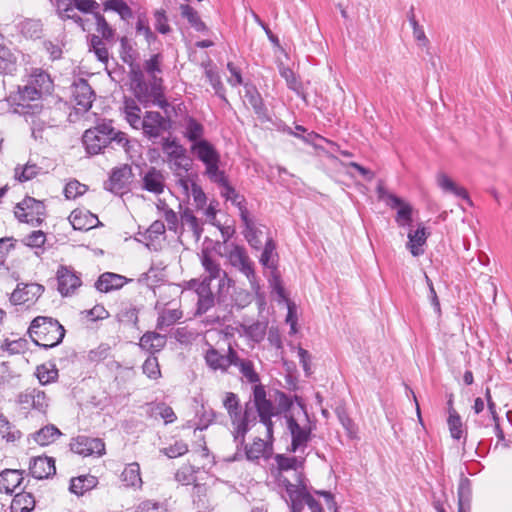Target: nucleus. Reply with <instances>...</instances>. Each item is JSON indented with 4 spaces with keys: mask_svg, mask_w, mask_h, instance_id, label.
Instances as JSON below:
<instances>
[{
    "mask_svg": "<svg viewBox=\"0 0 512 512\" xmlns=\"http://www.w3.org/2000/svg\"><path fill=\"white\" fill-rule=\"evenodd\" d=\"M180 229L177 233L181 238L188 233L195 242H198L203 234V222L196 217L193 210L189 207L182 208L180 205Z\"/></svg>",
    "mask_w": 512,
    "mask_h": 512,
    "instance_id": "2eb2a0df",
    "label": "nucleus"
},
{
    "mask_svg": "<svg viewBox=\"0 0 512 512\" xmlns=\"http://www.w3.org/2000/svg\"><path fill=\"white\" fill-rule=\"evenodd\" d=\"M143 373L150 379H158L161 376L158 359L156 357H148L143 366Z\"/></svg>",
    "mask_w": 512,
    "mask_h": 512,
    "instance_id": "338daca9",
    "label": "nucleus"
},
{
    "mask_svg": "<svg viewBox=\"0 0 512 512\" xmlns=\"http://www.w3.org/2000/svg\"><path fill=\"white\" fill-rule=\"evenodd\" d=\"M19 30L26 38H39L42 33V24L39 20L25 19L20 22Z\"/></svg>",
    "mask_w": 512,
    "mask_h": 512,
    "instance_id": "5fc2aeb1",
    "label": "nucleus"
},
{
    "mask_svg": "<svg viewBox=\"0 0 512 512\" xmlns=\"http://www.w3.org/2000/svg\"><path fill=\"white\" fill-rule=\"evenodd\" d=\"M182 17L186 18L190 25L197 31H204L206 26L200 19L198 12L190 5L183 4L180 6Z\"/></svg>",
    "mask_w": 512,
    "mask_h": 512,
    "instance_id": "4d7b16f0",
    "label": "nucleus"
},
{
    "mask_svg": "<svg viewBox=\"0 0 512 512\" xmlns=\"http://www.w3.org/2000/svg\"><path fill=\"white\" fill-rule=\"evenodd\" d=\"M287 429L291 435L292 452H304L312 435V425L308 413L302 404L291 406L285 414Z\"/></svg>",
    "mask_w": 512,
    "mask_h": 512,
    "instance_id": "20e7f679",
    "label": "nucleus"
},
{
    "mask_svg": "<svg viewBox=\"0 0 512 512\" xmlns=\"http://www.w3.org/2000/svg\"><path fill=\"white\" fill-rule=\"evenodd\" d=\"M76 6L74 7L71 3L57 0V14L62 20H73L78 26L85 31L84 20L76 13Z\"/></svg>",
    "mask_w": 512,
    "mask_h": 512,
    "instance_id": "37998d69",
    "label": "nucleus"
},
{
    "mask_svg": "<svg viewBox=\"0 0 512 512\" xmlns=\"http://www.w3.org/2000/svg\"><path fill=\"white\" fill-rule=\"evenodd\" d=\"M61 435L60 430L54 425H47L37 431L33 438L36 443L46 446L53 443Z\"/></svg>",
    "mask_w": 512,
    "mask_h": 512,
    "instance_id": "49530a36",
    "label": "nucleus"
},
{
    "mask_svg": "<svg viewBox=\"0 0 512 512\" xmlns=\"http://www.w3.org/2000/svg\"><path fill=\"white\" fill-rule=\"evenodd\" d=\"M143 188L155 194L162 193L164 190V176L162 172L151 168L143 177Z\"/></svg>",
    "mask_w": 512,
    "mask_h": 512,
    "instance_id": "473e14b6",
    "label": "nucleus"
},
{
    "mask_svg": "<svg viewBox=\"0 0 512 512\" xmlns=\"http://www.w3.org/2000/svg\"><path fill=\"white\" fill-rule=\"evenodd\" d=\"M160 451H161V453H163L164 455H166L169 458H176V457H180L188 452V445L184 441L178 440V441H175L174 444H172L168 447H165V448L161 449Z\"/></svg>",
    "mask_w": 512,
    "mask_h": 512,
    "instance_id": "69168bd1",
    "label": "nucleus"
},
{
    "mask_svg": "<svg viewBox=\"0 0 512 512\" xmlns=\"http://www.w3.org/2000/svg\"><path fill=\"white\" fill-rule=\"evenodd\" d=\"M98 483V480L95 476L92 475H82L76 478H72L70 482L69 490L80 496L86 493L87 491L93 489Z\"/></svg>",
    "mask_w": 512,
    "mask_h": 512,
    "instance_id": "e433bc0d",
    "label": "nucleus"
},
{
    "mask_svg": "<svg viewBox=\"0 0 512 512\" xmlns=\"http://www.w3.org/2000/svg\"><path fill=\"white\" fill-rule=\"evenodd\" d=\"M26 83L36 86L37 91L42 92L44 95L50 94L53 90V81L50 75L40 68L32 70Z\"/></svg>",
    "mask_w": 512,
    "mask_h": 512,
    "instance_id": "cd10ccee",
    "label": "nucleus"
},
{
    "mask_svg": "<svg viewBox=\"0 0 512 512\" xmlns=\"http://www.w3.org/2000/svg\"><path fill=\"white\" fill-rule=\"evenodd\" d=\"M221 196L224 197L227 201H230L233 205H235L239 209L240 218H242V212H248L246 208L245 199L242 195H240L234 187L229 184L227 181L221 187Z\"/></svg>",
    "mask_w": 512,
    "mask_h": 512,
    "instance_id": "a19ab883",
    "label": "nucleus"
},
{
    "mask_svg": "<svg viewBox=\"0 0 512 512\" xmlns=\"http://www.w3.org/2000/svg\"><path fill=\"white\" fill-rule=\"evenodd\" d=\"M280 483L285 487L288 496V505L291 512H302L305 501L301 490V475L298 474L297 483H292L287 478L281 476Z\"/></svg>",
    "mask_w": 512,
    "mask_h": 512,
    "instance_id": "412c9836",
    "label": "nucleus"
},
{
    "mask_svg": "<svg viewBox=\"0 0 512 512\" xmlns=\"http://www.w3.org/2000/svg\"><path fill=\"white\" fill-rule=\"evenodd\" d=\"M44 292V287L38 283L19 284L12 292L10 300L14 305L33 303Z\"/></svg>",
    "mask_w": 512,
    "mask_h": 512,
    "instance_id": "f3484780",
    "label": "nucleus"
},
{
    "mask_svg": "<svg viewBox=\"0 0 512 512\" xmlns=\"http://www.w3.org/2000/svg\"><path fill=\"white\" fill-rule=\"evenodd\" d=\"M58 291L64 296H71L82 285L80 274L72 267L61 265L57 273Z\"/></svg>",
    "mask_w": 512,
    "mask_h": 512,
    "instance_id": "4468645a",
    "label": "nucleus"
},
{
    "mask_svg": "<svg viewBox=\"0 0 512 512\" xmlns=\"http://www.w3.org/2000/svg\"><path fill=\"white\" fill-rule=\"evenodd\" d=\"M449 417L447 419L448 428L453 439H461L465 435L461 417L454 408L448 409Z\"/></svg>",
    "mask_w": 512,
    "mask_h": 512,
    "instance_id": "864d4df0",
    "label": "nucleus"
},
{
    "mask_svg": "<svg viewBox=\"0 0 512 512\" xmlns=\"http://www.w3.org/2000/svg\"><path fill=\"white\" fill-rule=\"evenodd\" d=\"M18 403L24 408L31 407L41 413H45L49 406V400L45 392L36 388L26 389L20 393Z\"/></svg>",
    "mask_w": 512,
    "mask_h": 512,
    "instance_id": "aec40b11",
    "label": "nucleus"
},
{
    "mask_svg": "<svg viewBox=\"0 0 512 512\" xmlns=\"http://www.w3.org/2000/svg\"><path fill=\"white\" fill-rule=\"evenodd\" d=\"M104 10H113L119 14L123 20H128L133 13L131 8L122 0H108L104 4Z\"/></svg>",
    "mask_w": 512,
    "mask_h": 512,
    "instance_id": "680f3d73",
    "label": "nucleus"
},
{
    "mask_svg": "<svg viewBox=\"0 0 512 512\" xmlns=\"http://www.w3.org/2000/svg\"><path fill=\"white\" fill-rule=\"evenodd\" d=\"M17 67V59L11 50L0 44V73L13 74Z\"/></svg>",
    "mask_w": 512,
    "mask_h": 512,
    "instance_id": "c03bdc74",
    "label": "nucleus"
},
{
    "mask_svg": "<svg viewBox=\"0 0 512 512\" xmlns=\"http://www.w3.org/2000/svg\"><path fill=\"white\" fill-rule=\"evenodd\" d=\"M458 504H466L467 510L471 508L472 485L468 478L462 477L458 485Z\"/></svg>",
    "mask_w": 512,
    "mask_h": 512,
    "instance_id": "bf43d9fd",
    "label": "nucleus"
},
{
    "mask_svg": "<svg viewBox=\"0 0 512 512\" xmlns=\"http://www.w3.org/2000/svg\"><path fill=\"white\" fill-rule=\"evenodd\" d=\"M166 344L165 336L156 332H147L141 338L139 346L151 353L160 351Z\"/></svg>",
    "mask_w": 512,
    "mask_h": 512,
    "instance_id": "c9c22d12",
    "label": "nucleus"
},
{
    "mask_svg": "<svg viewBox=\"0 0 512 512\" xmlns=\"http://www.w3.org/2000/svg\"><path fill=\"white\" fill-rule=\"evenodd\" d=\"M233 427L232 436L236 447L243 446L248 431L259 421L267 428V436L272 438L274 422L272 418L277 414L273 402L267 398V392L263 385L253 386L251 400L245 403L241 410L240 400L237 394L225 392L222 398Z\"/></svg>",
    "mask_w": 512,
    "mask_h": 512,
    "instance_id": "f257e3e1",
    "label": "nucleus"
},
{
    "mask_svg": "<svg viewBox=\"0 0 512 512\" xmlns=\"http://www.w3.org/2000/svg\"><path fill=\"white\" fill-rule=\"evenodd\" d=\"M132 171L128 165L115 168L106 184V189L114 194H123L131 182Z\"/></svg>",
    "mask_w": 512,
    "mask_h": 512,
    "instance_id": "4be33fe9",
    "label": "nucleus"
},
{
    "mask_svg": "<svg viewBox=\"0 0 512 512\" xmlns=\"http://www.w3.org/2000/svg\"><path fill=\"white\" fill-rule=\"evenodd\" d=\"M140 128L149 139H157L168 129V120L159 112L147 111L140 120Z\"/></svg>",
    "mask_w": 512,
    "mask_h": 512,
    "instance_id": "dca6fc26",
    "label": "nucleus"
},
{
    "mask_svg": "<svg viewBox=\"0 0 512 512\" xmlns=\"http://www.w3.org/2000/svg\"><path fill=\"white\" fill-rule=\"evenodd\" d=\"M236 350L229 345L226 355H222L214 347L210 346L204 354L205 363L213 371H221L226 373L230 366H232L231 355L235 354Z\"/></svg>",
    "mask_w": 512,
    "mask_h": 512,
    "instance_id": "a211bd4d",
    "label": "nucleus"
},
{
    "mask_svg": "<svg viewBox=\"0 0 512 512\" xmlns=\"http://www.w3.org/2000/svg\"><path fill=\"white\" fill-rule=\"evenodd\" d=\"M123 111L128 123L135 129H140L141 109L133 99L124 101Z\"/></svg>",
    "mask_w": 512,
    "mask_h": 512,
    "instance_id": "09e8293b",
    "label": "nucleus"
},
{
    "mask_svg": "<svg viewBox=\"0 0 512 512\" xmlns=\"http://www.w3.org/2000/svg\"><path fill=\"white\" fill-rule=\"evenodd\" d=\"M162 149L167 157V164L177 180L190 176L188 172L192 168V159L187 155L186 149L181 144L176 140L165 139L162 143Z\"/></svg>",
    "mask_w": 512,
    "mask_h": 512,
    "instance_id": "6e6552de",
    "label": "nucleus"
},
{
    "mask_svg": "<svg viewBox=\"0 0 512 512\" xmlns=\"http://www.w3.org/2000/svg\"><path fill=\"white\" fill-rule=\"evenodd\" d=\"M121 480L126 486L140 487L142 479L140 476L139 464L136 462L128 464L121 474Z\"/></svg>",
    "mask_w": 512,
    "mask_h": 512,
    "instance_id": "a18cd8bd",
    "label": "nucleus"
},
{
    "mask_svg": "<svg viewBox=\"0 0 512 512\" xmlns=\"http://www.w3.org/2000/svg\"><path fill=\"white\" fill-rule=\"evenodd\" d=\"M128 281L126 277L120 274L105 272L95 282V288L102 293H108L121 289Z\"/></svg>",
    "mask_w": 512,
    "mask_h": 512,
    "instance_id": "a878e982",
    "label": "nucleus"
},
{
    "mask_svg": "<svg viewBox=\"0 0 512 512\" xmlns=\"http://www.w3.org/2000/svg\"><path fill=\"white\" fill-rule=\"evenodd\" d=\"M220 161H214L210 164H206L204 175L214 184L221 187L223 184H225L228 181V177L224 170H221L219 165Z\"/></svg>",
    "mask_w": 512,
    "mask_h": 512,
    "instance_id": "de8ad7c7",
    "label": "nucleus"
},
{
    "mask_svg": "<svg viewBox=\"0 0 512 512\" xmlns=\"http://www.w3.org/2000/svg\"><path fill=\"white\" fill-rule=\"evenodd\" d=\"M35 507V499L31 493L22 492L14 496L10 511L11 512H31Z\"/></svg>",
    "mask_w": 512,
    "mask_h": 512,
    "instance_id": "ea45409f",
    "label": "nucleus"
},
{
    "mask_svg": "<svg viewBox=\"0 0 512 512\" xmlns=\"http://www.w3.org/2000/svg\"><path fill=\"white\" fill-rule=\"evenodd\" d=\"M143 70L147 73L151 81L159 80L160 89H163V80L159 76L162 73V56L160 54H154L147 59L143 64Z\"/></svg>",
    "mask_w": 512,
    "mask_h": 512,
    "instance_id": "79ce46f5",
    "label": "nucleus"
},
{
    "mask_svg": "<svg viewBox=\"0 0 512 512\" xmlns=\"http://www.w3.org/2000/svg\"><path fill=\"white\" fill-rule=\"evenodd\" d=\"M29 470L36 479L48 478L56 472L55 461L46 456L34 457L30 460Z\"/></svg>",
    "mask_w": 512,
    "mask_h": 512,
    "instance_id": "b1692460",
    "label": "nucleus"
},
{
    "mask_svg": "<svg viewBox=\"0 0 512 512\" xmlns=\"http://www.w3.org/2000/svg\"><path fill=\"white\" fill-rule=\"evenodd\" d=\"M244 224V237L249 243V245L254 249H259L262 245V242L259 238L262 231L256 226L254 221L249 217V212H242L241 218Z\"/></svg>",
    "mask_w": 512,
    "mask_h": 512,
    "instance_id": "c756f323",
    "label": "nucleus"
},
{
    "mask_svg": "<svg viewBox=\"0 0 512 512\" xmlns=\"http://www.w3.org/2000/svg\"><path fill=\"white\" fill-rule=\"evenodd\" d=\"M43 93L36 86L25 84L19 86L15 93L10 94L7 101L15 106V112L22 115H37L43 109Z\"/></svg>",
    "mask_w": 512,
    "mask_h": 512,
    "instance_id": "0eeeda50",
    "label": "nucleus"
},
{
    "mask_svg": "<svg viewBox=\"0 0 512 512\" xmlns=\"http://www.w3.org/2000/svg\"><path fill=\"white\" fill-rule=\"evenodd\" d=\"M377 194L378 198L385 201L388 206L393 209H398L395 221L400 227L411 225L413 208L409 203L405 202L395 194L388 192L383 185H378Z\"/></svg>",
    "mask_w": 512,
    "mask_h": 512,
    "instance_id": "9b49d317",
    "label": "nucleus"
},
{
    "mask_svg": "<svg viewBox=\"0 0 512 512\" xmlns=\"http://www.w3.org/2000/svg\"><path fill=\"white\" fill-rule=\"evenodd\" d=\"M28 333L36 345L47 349L61 343L65 330L57 320L38 316L31 322Z\"/></svg>",
    "mask_w": 512,
    "mask_h": 512,
    "instance_id": "39448f33",
    "label": "nucleus"
},
{
    "mask_svg": "<svg viewBox=\"0 0 512 512\" xmlns=\"http://www.w3.org/2000/svg\"><path fill=\"white\" fill-rule=\"evenodd\" d=\"M225 257L228 263L246 277L250 288L258 296L261 291L259 278L255 271V263L243 246L231 244L226 247Z\"/></svg>",
    "mask_w": 512,
    "mask_h": 512,
    "instance_id": "423d86ee",
    "label": "nucleus"
},
{
    "mask_svg": "<svg viewBox=\"0 0 512 512\" xmlns=\"http://www.w3.org/2000/svg\"><path fill=\"white\" fill-rule=\"evenodd\" d=\"M72 95L76 105L79 106V109L87 111L91 108L94 99V92L86 80L79 79L74 83Z\"/></svg>",
    "mask_w": 512,
    "mask_h": 512,
    "instance_id": "5701e85b",
    "label": "nucleus"
},
{
    "mask_svg": "<svg viewBox=\"0 0 512 512\" xmlns=\"http://www.w3.org/2000/svg\"><path fill=\"white\" fill-rule=\"evenodd\" d=\"M39 170L40 168L37 165L27 163L23 167L18 166L15 168V178L20 182H26L36 177Z\"/></svg>",
    "mask_w": 512,
    "mask_h": 512,
    "instance_id": "e2e57ef3",
    "label": "nucleus"
},
{
    "mask_svg": "<svg viewBox=\"0 0 512 512\" xmlns=\"http://www.w3.org/2000/svg\"><path fill=\"white\" fill-rule=\"evenodd\" d=\"M94 18L96 20L97 32L104 40L112 41L115 36V30L109 25L105 17L100 13L95 12Z\"/></svg>",
    "mask_w": 512,
    "mask_h": 512,
    "instance_id": "052dcab7",
    "label": "nucleus"
},
{
    "mask_svg": "<svg viewBox=\"0 0 512 512\" xmlns=\"http://www.w3.org/2000/svg\"><path fill=\"white\" fill-rule=\"evenodd\" d=\"M183 316L180 309H164L158 316L156 328L163 330L165 327L174 325Z\"/></svg>",
    "mask_w": 512,
    "mask_h": 512,
    "instance_id": "3c124183",
    "label": "nucleus"
},
{
    "mask_svg": "<svg viewBox=\"0 0 512 512\" xmlns=\"http://www.w3.org/2000/svg\"><path fill=\"white\" fill-rule=\"evenodd\" d=\"M87 190V186L77 180L69 181L64 188V195L67 199H75L83 195Z\"/></svg>",
    "mask_w": 512,
    "mask_h": 512,
    "instance_id": "0e129e2a",
    "label": "nucleus"
},
{
    "mask_svg": "<svg viewBox=\"0 0 512 512\" xmlns=\"http://www.w3.org/2000/svg\"><path fill=\"white\" fill-rule=\"evenodd\" d=\"M231 358L232 366L238 368L243 381H246L247 383L250 384H254V386L261 385L260 376L256 372L254 363L251 360L241 358L237 352L235 354H232Z\"/></svg>",
    "mask_w": 512,
    "mask_h": 512,
    "instance_id": "393cba45",
    "label": "nucleus"
},
{
    "mask_svg": "<svg viewBox=\"0 0 512 512\" xmlns=\"http://www.w3.org/2000/svg\"><path fill=\"white\" fill-rule=\"evenodd\" d=\"M301 490H302L303 499L305 501V504L309 507L311 512H324L321 504L316 499H314V497L311 495L302 476H301Z\"/></svg>",
    "mask_w": 512,
    "mask_h": 512,
    "instance_id": "774afa93",
    "label": "nucleus"
},
{
    "mask_svg": "<svg viewBox=\"0 0 512 512\" xmlns=\"http://www.w3.org/2000/svg\"><path fill=\"white\" fill-rule=\"evenodd\" d=\"M120 57L129 66H132L136 61L137 52L134 48V43L127 37L120 39Z\"/></svg>",
    "mask_w": 512,
    "mask_h": 512,
    "instance_id": "6e6d98bb",
    "label": "nucleus"
},
{
    "mask_svg": "<svg viewBox=\"0 0 512 512\" xmlns=\"http://www.w3.org/2000/svg\"><path fill=\"white\" fill-rule=\"evenodd\" d=\"M177 185L181 188L184 195L192 197L194 205L197 210L205 208L207 203V196L202 187L198 185L190 176L179 178L176 180Z\"/></svg>",
    "mask_w": 512,
    "mask_h": 512,
    "instance_id": "6ab92c4d",
    "label": "nucleus"
},
{
    "mask_svg": "<svg viewBox=\"0 0 512 512\" xmlns=\"http://www.w3.org/2000/svg\"><path fill=\"white\" fill-rule=\"evenodd\" d=\"M72 452L81 456H97L105 454V443L100 438H92L85 435H79L70 442Z\"/></svg>",
    "mask_w": 512,
    "mask_h": 512,
    "instance_id": "ddd939ff",
    "label": "nucleus"
},
{
    "mask_svg": "<svg viewBox=\"0 0 512 512\" xmlns=\"http://www.w3.org/2000/svg\"><path fill=\"white\" fill-rule=\"evenodd\" d=\"M267 323L256 321L250 325L244 326L245 335L254 342H260L266 335Z\"/></svg>",
    "mask_w": 512,
    "mask_h": 512,
    "instance_id": "13d9d810",
    "label": "nucleus"
},
{
    "mask_svg": "<svg viewBox=\"0 0 512 512\" xmlns=\"http://www.w3.org/2000/svg\"><path fill=\"white\" fill-rule=\"evenodd\" d=\"M200 262L204 274L200 279H192L188 282L189 288L193 289L198 297L196 315L205 314L215 306V294H223L229 287L234 286V279L222 269L221 264L209 249L201 251Z\"/></svg>",
    "mask_w": 512,
    "mask_h": 512,
    "instance_id": "f03ea898",
    "label": "nucleus"
},
{
    "mask_svg": "<svg viewBox=\"0 0 512 512\" xmlns=\"http://www.w3.org/2000/svg\"><path fill=\"white\" fill-rule=\"evenodd\" d=\"M438 186L442 191L451 193L459 198L465 199L470 202L468 193L465 188L458 186L448 175L439 173L436 177Z\"/></svg>",
    "mask_w": 512,
    "mask_h": 512,
    "instance_id": "72a5a7b5",
    "label": "nucleus"
},
{
    "mask_svg": "<svg viewBox=\"0 0 512 512\" xmlns=\"http://www.w3.org/2000/svg\"><path fill=\"white\" fill-rule=\"evenodd\" d=\"M427 240V232L424 226H419L415 231L408 233L407 248L411 254L418 257L424 253L423 245Z\"/></svg>",
    "mask_w": 512,
    "mask_h": 512,
    "instance_id": "2f4dec72",
    "label": "nucleus"
},
{
    "mask_svg": "<svg viewBox=\"0 0 512 512\" xmlns=\"http://www.w3.org/2000/svg\"><path fill=\"white\" fill-rule=\"evenodd\" d=\"M14 214L21 222L39 226L45 215V205L32 197H26L16 205Z\"/></svg>",
    "mask_w": 512,
    "mask_h": 512,
    "instance_id": "9d476101",
    "label": "nucleus"
},
{
    "mask_svg": "<svg viewBox=\"0 0 512 512\" xmlns=\"http://www.w3.org/2000/svg\"><path fill=\"white\" fill-rule=\"evenodd\" d=\"M275 243L272 239H268L265 243L264 250L260 256V263L268 269H271V278L269 282L271 286L275 289V280H278V277L275 275Z\"/></svg>",
    "mask_w": 512,
    "mask_h": 512,
    "instance_id": "7c9ffc66",
    "label": "nucleus"
},
{
    "mask_svg": "<svg viewBox=\"0 0 512 512\" xmlns=\"http://www.w3.org/2000/svg\"><path fill=\"white\" fill-rule=\"evenodd\" d=\"M275 460H276L279 470H281V471L294 470L295 483H297L298 474H300L304 478L302 472L299 471V469L303 467L304 458L295 457V456H285L282 454H278V455H276Z\"/></svg>",
    "mask_w": 512,
    "mask_h": 512,
    "instance_id": "f704fd0d",
    "label": "nucleus"
},
{
    "mask_svg": "<svg viewBox=\"0 0 512 512\" xmlns=\"http://www.w3.org/2000/svg\"><path fill=\"white\" fill-rule=\"evenodd\" d=\"M254 296L263 299L261 292L257 296L252 289L249 291L238 287L234 281V286L229 287L223 294H215V304L217 303L219 306L229 310L233 308L244 309L252 303Z\"/></svg>",
    "mask_w": 512,
    "mask_h": 512,
    "instance_id": "1a4fd4ad",
    "label": "nucleus"
},
{
    "mask_svg": "<svg viewBox=\"0 0 512 512\" xmlns=\"http://www.w3.org/2000/svg\"><path fill=\"white\" fill-rule=\"evenodd\" d=\"M111 132L112 126L110 123H102L86 130L83 135V144L86 151L91 155L100 153L109 144V133Z\"/></svg>",
    "mask_w": 512,
    "mask_h": 512,
    "instance_id": "f8f14e48",
    "label": "nucleus"
},
{
    "mask_svg": "<svg viewBox=\"0 0 512 512\" xmlns=\"http://www.w3.org/2000/svg\"><path fill=\"white\" fill-rule=\"evenodd\" d=\"M190 150L204 165L220 161L219 152L207 140H200L198 143L192 144Z\"/></svg>",
    "mask_w": 512,
    "mask_h": 512,
    "instance_id": "bb28decb",
    "label": "nucleus"
},
{
    "mask_svg": "<svg viewBox=\"0 0 512 512\" xmlns=\"http://www.w3.org/2000/svg\"><path fill=\"white\" fill-rule=\"evenodd\" d=\"M21 436L22 433L3 414H0V438L6 442H15Z\"/></svg>",
    "mask_w": 512,
    "mask_h": 512,
    "instance_id": "8fccbe9b",
    "label": "nucleus"
},
{
    "mask_svg": "<svg viewBox=\"0 0 512 512\" xmlns=\"http://www.w3.org/2000/svg\"><path fill=\"white\" fill-rule=\"evenodd\" d=\"M184 137L188 139L192 144L198 143L203 139L204 127L193 117H187L184 120Z\"/></svg>",
    "mask_w": 512,
    "mask_h": 512,
    "instance_id": "58836bf2",
    "label": "nucleus"
},
{
    "mask_svg": "<svg viewBox=\"0 0 512 512\" xmlns=\"http://www.w3.org/2000/svg\"><path fill=\"white\" fill-rule=\"evenodd\" d=\"M36 376L42 385H47L57 380L58 369L54 364L45 363L36 368Z\"/></svg>",
    "mask_w": 512,
    "mask_h": 512,
    "instance_id": "603ef678",
    "label": "nucleus"
},
{
    "mask_svg": "<svg viewBox=\"0 0 512 512\" xmlns=\"http://www.w3.org/2000/svg\"><path fill=\"white\" fill-rule=\"evenodd\" d=\"M130 85L134 96L137 100L148 107L156 105L161 109H166L169 106L164 97L163 89H160V81L154 80L149 82L145 81L144 72L138 65L132 64L130 66Z\"/></svg>",
    "mask_w": 512,
    "mask_h": 512,
    "instance_id": "7ed1b4c3",
    "label": "nucleus"
},
{
    "mask_svg": "<svg viewBox=\"0 0 512 512\" xmlns=\"http://www.w3.org/2000/svg\"><path fill=\"white\" fill-rule=\"evenodd\" d=\"M23 481L20 470L6 469L0 473V492L11 494Z\"/></svg>",
    "mask_w": 512,
    "mask_h": 512,
    "instance_id": "c85d7f7f",
    "label": "nucleus"
},
{
    "mask_svg": "<svg viewBox=\"0 0 512 512\" xmlns=\"http://www.w3.org/2000/svg\"><path fill=\"white\" fill-rule=\"evenodd\" d=\"M265 429L267 430L266 427ZM265 437L266 439L255 438L252 444L245 447L246 456L249 460H257L264 456L273 441V437L269 438L267 434Z\"/></svg>",
    "mask_w": 512,
    "mask_h": 512,
    "instance_id": "4c0bfd02",
    "label": "nucleus"
}]
</instances>
